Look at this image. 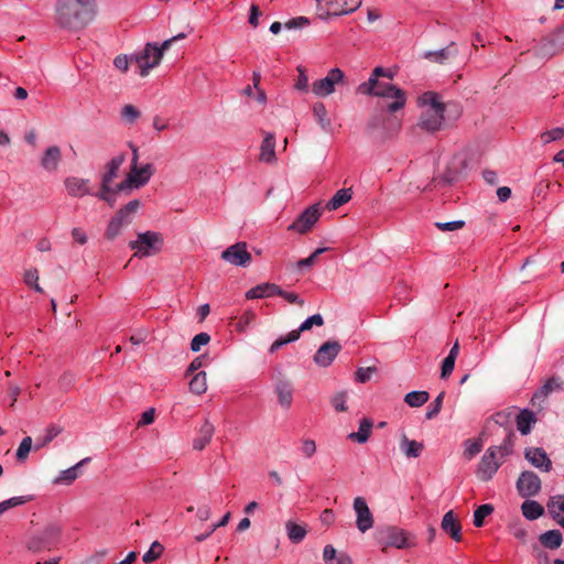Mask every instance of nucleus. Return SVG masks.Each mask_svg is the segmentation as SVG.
<instances>
[{
  "instance_id": "f257e3e1",
  "label": "nucleus",
  "mask_w": 564,
  "mask_h": 564,
  "mask_svg": "<svg viewBox=\"0 0 564 564\" xmlns=\"http://www.w3.org/2000/svg\"><path fill=\"white\" fill-rule=\"evenodd\" d=\"M98 14L97 0H56L55 22L70 32H79L94 22Z\"/></svg>"
},
{
  "instance_id": "f03ea898",
  "label": "nucleus",
  "mask_w": 564,
  "mask_h": 564,
  "mask_svg": "<svg viewBox=\"0 0 564 564\" xmlns=\"http://www.w3.org/2000/svg\"><path fill=\"white\" fill-rule=\"evenodd\" d=\"M417 105L422 109L419 127L429 132L441 130L449 105L443 102L441 96L434 91L423 93L419 97Z\"/></svg>"
},
{
  "instance_id": "7ed1b4c3",
  "label": "nucleus",
  "mask_w": 564,
  "mask_h": 564,
  "mask_svg": "<svg viewBox=\"0 0 564 564\" xmlns=\"http://www.w3.org/2000/svg\"><path fill=\"white\" fill-rule=\"evenodd\" d=\"M61 534L62 528L58 523H47L28 536L25 547L32 553L51 551L59 543Z\"/></svg>"
},
{
  "instance_id": "20e7f679",
  "label": "nucleus",
  "mask_w": 564,
  "mask_h": 564,
  "mask_svg": "<svg viewBox=\"0 0 564 564\" xmlns=\"http://www.w3.org/2000/svg\"><path fill=\"white\" fill-rule=\"evenodd\" d=\"M142 203L140 199H132L122 206L109 220L106 229V238L116 239L135 218Z\"/></svg>"
},
{
  "instance_id": "39448f33",
  "label": "nucleus",
  "mask_w": 564,
  "mask_h": 564,
  "mask_svg": "<svg viewBox=\"0 0 564 564\" xmlns=\"http://www.w3.org/2000/svg\"><path fill=\"white\" fill-rule=\"evenodd\" d=\"M163 246V237L156 231L140 232L135 240L129 242V247L134 250V256L145 258L158 253Z\"/></svg>"
},
{
  "instance_id": "423d86ee",
  "label": "nucleus",
  "mask_w": 564,
  "mask_h": 564,
  "mask_svg": "<svg viewBox=\"0 0 564 564\" xmlns=\"http://www.w3.org/2000/svg\"><path fill=\"white\" fill-rule=\"evenodd\" d=\"M153 171L154 169L151 163H147L141 166H130V172L126 180L117 184L118 191H130L132 188H140L144 186L153 175Z\"/></svg>"
},
{
  "instance_id": "0eeeda50",
  "label": "nucleus",
  "mask_w": 564,
  "mask_h": 564,
  "mask_svg": "<svg viewBox=\"0 0 564 564\" xmlns=\"http://www.w3.org/2000/svg\"><path fill=\"white\" fill-rule=\"evenodd\" d=\"M131 59L140 67V76H148L150 70L156 67L162 59L158 43H148L142 52L132 54Z\"/></svg>"
},
{
  "instance_id": "6e6552de",
  "label": "nucleus",
  "mask_w": 564,
  "mask_h": 564,
  "mask_svg": "<svg viewBox=\"0 0 564 564\" xmlns=\"http://www.w3.org/2000/svg\"><path fill=\"white\" fill-rule=\"evenodd\" d=\"M379 542L386 547L408 549L414 545L410 534L397 527H387L379 531Z\"/></svg>"
},
{
  "instance_id": "1a4fd4ad",
  "label": "nucleus",
  "mask_w": 564,
  "mask_h": 564,
  "mask_svg": "<svg viewBox=\"0 0 564 564\" xmlns=\"http://www.w3.org/2000/svg\"><path fill=\"white\" fill-rule=\"evenodd\" d=\"M498 451L496 447H489L482 455L476 469V475L481 481L490 480L501 466L502 460L498 456Z\"/></svg>"
},
{
  "instance_id": "9d476101",
  "label": "nucleus",
  "mask_w": 564,
  "mask_h": 564,
  "mask_svg": "<svg viewBox=\"0 0 564 564\" xmlns=\"http://www.w3.org/2000/svg\"><path fill=\"white\" fill-rule=\"evenodd\" d=\"M371 96L393 99V101L387 106V110L391 113L401 110L406 101L405 93L401 88L382 82Z\"/></svg>"
},
{
  "instance_id": "9b49d317",
  "label": "nucleus",
  "mask_w": 564,
  "mask_h": 564,
  "mask_svg": "<svg viewBox=\"0 0 564 564\" xmlns=\"http://www.w3.org/2000/svg\"><path fill=\"white\" fill-rule=\"evenodd\" d=\"M324 318L321 314H314L307 317L297 329L291 330L285 336L279 337L270 347V352H274L286 344L294 343L300 338L302 332L310 330L313 326H322Z\"/></svg>"
},
{
  "instance_id": "f8f14e48",
  "label": "nucleus",
  "mask_w": 564,
  "mask_h": 564,
  "mask_svg": "<svg viewBox=\"0 0 564 564\" xmlns=\"http://www.w3.org/2000/svg\"><path fill=\"white\" fill-rule=\"evenodd\" d=\"M345 74L340 68H332L324 78L312 84V91L318 97H326L335 91V85L344 80Z\"/></svg>"
},
{
  "instance_id": "ddd939ff",
  "label": "nucleus",
  "mask_w": 564,
  "mask_h": 564,
  "mask_svg": "<svg viewBox=\"0 0 564 564\" xmlns=\"http://www.w3.org/2000/svg\"><path fill=\"white\" fill-rule=\"evenodd\" d=\"M560 29L545 37H543L534 47L533 54L540 58H550L562 50H564V44H562L563 36L558 37Z\"/></svg>"
},
{
  "instance_id": "4468645a",
  "label": "nucleus",
  "mask_w": 564,
  "mask_h": 564,
  "mask_svg": "<svg viewBox=\"0 0 564 564\" xmlns=\"http://www.w3.org/2000/svg\"><path fill=\"white\" fill-rule=\"evenodd\" d=\"M517 489L523 498L536 496L541 490V480L533 471H522L517 480Z\"/></svg>"
},
{
  "instance_id": "2eb2a0df",
  "label": "nucleus",
  "mask_w": 564,
  "mask_h": 564,
  "mask_svg": "<svg viewBox=\"0 0 564 564\" xmlns=\"http://www.w3.org/2000/svg\"><path fill=\"white\" fill-rule=\"evenodd\" d=\"M354 511L356 513V525L362 533L373 527V517L364 497H356L354 499Z\"/></svg>"
},
{
  "instance_id": "dca6fc26",
  "label": "nucleus",
  "mask_w": 564,
  "mask_h": 564,
  "mask_svg": "<svg viewBox=\"0 0 564 564\" xmlns=\"http://www.w3.org/2000/svg\"><path fill=\"white\" fill-rule=\"evenodd\" d=\"M319 216L321 209L318 205L310 206L289 226V229L304 234L314 226Z\"/></svg>"
},
{
  "instance_id": "f3484780",
  "label": "nucleus",
  "mask_w": 564,
  "mask_h": 564,
  "mask_svg": "<svg viewBox=\"0 0 564 564\" xmlns=\"http://www.w3.org/2000/svg\"><path fill=\"white\" fill-rule=\"evenodd\" d=\"M341 345L336 340H328L324 343L314 355V362L319 367H328L335 360Z\"/></svg>"
},
{
  "instance_id": "a211bd4d",
  "label": "nucleus",
  "mask_w": 564,
  "mask_h": 564,
  "mask_svg": "<svg viewBox=\"0 0 564 564\" xmlns=\"http://www.w3.org/2000/svg\"><path fill=\"white\" fill-rule=\"evenodd\" d=\"M220 258L234 265L243 267L247 263V242H237L225 249Z\"/></svg>"
},
{
  "instance_id": "6ab92c4d",
  "label": "nucleus",
  "mask_w": 564,
  "mask_h": 564,
  "mask_svg": "<svg viewBox=\"0 0 564 564\" xmlns=\"http://www.w3.org/2000/svg\"><path fill=\"white\" fill-rule=\"evenodd\" d=\"M318 4H324L328 10H333L334 15L349 14L356 11L362 0H315Z\"/></svg>"
},
{
  "instance_id": "aec40b11",
  "label": "nucleus",
  "mask_w": 564,
  "mask_h": 564,
  "mask_svg": "<svg viewBox=\"0 0 564 564\" xmlns=\"http://www.w3.org/2000/svg\"><path fill=\"white\" fill-rule=\"evenodd\" d=\"M525 459L535 468L542 471H550L552 469V462L546 452L541 447H529L524 452Z\"/></svg>"
},
{
  "instance_id": "412c9836",
  "label": "nucleus",
  "mask_w": 564,
  "mask_h": 564,
  "mask_svg": "<svg viewBox=\"0 0 564 564\" xmlns=\"http://www.w3.org/2000/svg\"><path fill=\"white\" fill-rule=\"evenodd\" d=\"M258 162L270 165L276 163L275 137L273 133H265L260 145Z\"/></svg>"
},
{
  "instance_id": "4be33fe9",
  "label": "nucleus",
  "mask_w": 564,
  "mask_h": 564,
  "mask_svg": "<svg viewBox=\"0 0 564 564\" xmlns=\"http://www.w3.org/2000/svg\"><path fill=\"white\" fill-rule=\"evenodd\" d=\"M64 184L69 196L83 197L86 195H94L89 188V180L68 176L65 178Z\"/></svg>"
},
{
  "instance_id": "5701e85b",
  "label": "nucleus",
  "mask_w": 564,
  "mask_h": 564,
  "mask_svg": "<svg viewBox=\"0 0 564 564\" xmlns=\"http://www.w3.org/2000/svg\"><path fill=\"white\" fill-rule=\"evenodd\" d=\"M62 161V151L57 145L48 147L40 161L41 167L48 172L54 173L57 171L59 163Z\"/></svg>"
},
{
  "instance_id": "b1692460",
  "label": "nucleus",
  "mask_w": 564,
  "mask_h": 564,
  "mask_svg": "<svg viewBox=\"0 0 564 564\" xmlns=\"http://www.w3.org/2000/svg\"><path fill=\"white\" fill-rule=\"evenodd\" d=\"M279 404L289 410L292 406L294 388L290 380L280 379L274 387Z\"/></svg>"
},
{
  "instance_id": "393cba45",
  "label": "nucleus",
  "mask_w": 564,
  "mask_h": 564,
  "mask_svg": "<svg viewBox=\"0 0 564 564\" xmlns=\"http://www.w3.org/2000/svg\"><path fill=\"white\" fill-rule=\"evenodd\" d=\"M126 161L124 154L113 156L106 166L105 173L101 175V187L108 189L111 187L112 181L118 176L120 166Z\"/></svg>"
},
{
  "instance_id": "a878e982",
  "label": "nucleus",
  "mask_w": 564,
  "mask_h": 564,
  "mask_svg": "<svg viewBox=\"0 0 564 564\" xmlns=\"http://www.w3.org/2000/svg\"><path fill=\"white\" fill-rule=\"evenodd\" d=\"M89 462H90V457H86V458L79 460L74 466L59 471V474L54 478L53 484L54 485H66V486L73 484L79 477L80 467H83L84 465H86Z\"/></svg>"
},
{
  "instance_id": "bb28decb",
  "label": "nucleus",
  "mask_w": 564,
  "mask_h": 564,
  "mask_svg": "<svg viewBox=\"0 0 564 564\" xmlns=\"http://www.w3.org/2000/svg\"><path fill=\"white\" fill-rule=\"evenodd\" d=\"M441 528L449 536L459 542L462 540V527L453 510L447 511L441 522Z\"/></svg>"
},
{
  "instance_id": "cd10ccee",
  "label": "nucleus",
  "mask_w": 564,
  "mask_h": 564,
  "mask_svg": "<svg viewBox=\"0 0 564 564\" xmlns=\"http://www.w3.org/2000/svg\"><path fill=\"white\" fill-rule=\"evenodd\" d=\"M382 74H384V68L381 66H377L372 70L368 80L358 85L357 93L360 95L371 96L378 88L379 84L381 83L379 82V78L381 77Z\"/></svg>"
},
{
  "instance_id": "c85d7f7f",
  "label": "nucleus",
  "mask_w": 564,
  "mask_h": 564,
  "mask_svg": "<svg viewBox=\"0 0 564 564\" xmlns=\"http://www.w3.org/2000/svg\"><path fill=\"white\" fill-rule=\"evenodd\" d=\"M547 510L556 523L564 528V495L551 497L547 502Z\"/></svg>"
},
{
  "instance_id": "c756f323",
  "label": "nucleus",
  "mask_w": 564,
  "mask_h": 564,
  "mask_svg": "<svg viewBox=\"0 0 564 564\" xmlns=\"http://www.w3.org/2000/svg\"><path fill=\"white\" fill-rule=\"evenodd\" d=\"M423 448V443L410 440L405 434L401 435L400 449L408 458L419 457L422 454Z\"/></svg>"
},
{
  "instance_id": "7c9ffc66",
  "label": "nucleus",
  "mask_w": 564,
  "mask_h": 564,
  "mask_svg": "<svg viewBox=\"0 0 564 564\" xmlns=\"http://www.w3.org/2000/svg\"><path fill=\"white\" fill-rule=\"evenodd\" d=\"M516 422L518 431L522 435H528L531 432L532 425L536 422V415L533 411L524 409L517 415Z\"/></svg>"
},
{
  "instance_id": "2f4dec72",
  "label": "nucleus",
  "mask_w": 564,
  "mask_h": 564,
  "mask_svg": "<svg viewBox=\"0 0 564 564\" xmlns=\"http://www.w3.org/2000/svg\"><path fill=\"white\" fill-rule=\"evenodd\" d=\"M214 432V425L206 420L202 425L198 435L193 441V447L197 451H202L210 442Z\"/></svg>"
},
{
  "instance_id": "473e14b6",
  "label": "nucleus",
  "mask_w": 564,
  "mask_h": 564,
  "mask_svg": "<svg viewBox=\"0 0 564 564\" xmlns=\"http://www.w3.org/2000/svg\"><path fill=\"white\" fill-rule=\"evenodd\" d=\"M373 426V422L370 419L364 417L359 423V429L357 432H352L348 435V438L355 441L359 444H364L368 441L371 430Z\"/></svg>"
},
{
  "instance_id": "72a5a7b5",
  "label": "nucleus",
  "mask_w": 564,
  "mask_h": 564,
  "mask_svg": "<svg viewBox=\"0 0 564 564\" xmlns=\"http://www.w3.org/2000/svg\"><path fill=\"white\" fill-rule=\"evenodd\" d=\"M280 286L274 283H262L249 290V299H264L278 295Z\"/></svg>"
},
{
  "instance_id": "f704fd0d",
  "label": "nucleus",
  "mask_w": 564,
  "mask_h": 564,
  "mask_svg": "<svg viewBox=\"0 0 564 564\" xmlns=\"http://www.w3.org/2000/svg\"><path fill=\"white\" fill-rule=\"evenodd\" d=\"M521 511L528 520H536L544 513V508L535 500H525L521 505Z\"/></svg>"
},
{
  "instance_id": "c9c22d12",
  "label": "nucleus",
  "mask_w": 564,
  "mask_h": 564,
  "mask_svg": "<svg viewBox=\"0 0 564 564\" xmlns=\"http://www.w3.org/2000/svg\"><path fill=\"white\" fill-rule=\"evenodd\" d=\"M539 540L543 546L555 550L561 546L563 536L558 530H549L542 533Z\"/></svg>"
},
{
  "instance_id": "e433bc0d",
  "label": "nucleus",
  "mask_w": 564,
  "mask_h": 564,
  "mask_svg": "<svg viewBox=\"0 0 564 564\" xmlns=\"http://www.w3.org/2000/svg\"><path fill=\"white\" fill-rule=\"evenodd\" d=\"M313 115L321 128L329 132L332 130V121L327 117V110L323 102H316L313 106Z\"/></svg>"
},
{
  "instance_id": "4c0bfd02",
  "label": "nucleus",
  "mask_w": 564,
  "mask_h": 564,
  "mask_svg": "<svg viewBox=\"0 0 564 564\" xmlns=\"http://www.w3.org/2000/svg\"><path fill=\"white\" fill-rule=\"evenodd\" d=\"M351 199V191L349 188H341L335 193V195L326 204L328 210H336L344 204Z\"/></svg>"
},
{
  "instance_id": "58836bf2",
  "label": "nucleus",
  "mask_w": 564,
  "mask_h": 564,
  "mask_svg": "<svg viewBox=\"0 0 564 564\" xmlns=\"http://www.w3.org/2000/svg\"><path fill=\"white\" fill-rule=\"evenodd\" d=\"M285 529L288 533V538L292 543H300L304 540L307 531L304 527L296 524L292 521H288L285 523Z\"/></svg>"
},
{
  "instance_id": "ea45409f",
  "label": "nucleus",
  "mask_w": 564,
  "mask_h": 564,
  "mask_svg": "<svg viewBox=\"0 0 564 564\" xmlns=\"http://www.w3.org/2000/svg\"><path fill=\"white\" fill-rule=\"evenodd\" d=\"M429 392L426 391H411L405 394L404 402L411 408H419L429 401Z\"/></svg>"
},
{
  "instance_id": "a19ab883",
  "label": "nucleus",
  "mask_w": 564,
  "mask_h": 564,
  "mask_svg": "<svg viewBox=\"0 0 564 564\" xmlns=\"http://www.w3.org/2000/svg\"><path fill=\"white\" fill-rule=\"evenodd\" d=\"M207 390L206 372L199 371L189 381V391L195 394H203Z\"/></svg>"
},
{
  "instance_id": "79ce46f5",
  "label": "nucleus",
  "mask_w": 564,
  "mask_h": 564,
  "mask_svg": "<svg viewBox=\"0 0 564 564\" xmlns=\"http://www.w3.org/2000/svg\"><path fill=\"white\" fill-rule=\"evenodd\" d=\"M141 117L140 110L133 105H126L120 111V118L124 124H133Z\"/></svg>"
},
{
  "instance_id": "37998d69",
  "label": "nucleus",
  "mask_w": 564,
  "mask_h": 564,
  "mask_svg": "<svg viewBox=\"0 0 564 564\" xmlns=\"http://www.w3.org/2000/svg\"><path fill=\"white\" fill-rule=\"evenodd\" d=\"M59 433V430L54 425L48 426L44 434L35 438L34 449H40L50 444Z\"/></svg>"
},
{
  "instance_id": "c03bdc74",
  "label": "nucleus",
  "mask_w": 564,
  "mask_h": 564,
  "mask_svg": "<svg viewBox=\"0 0 564 564\" xmlns=\"http://www.w3.org/2000/svg\"><path fill=\"white\" fill-rule=\"evenodd\" d=\"M494 512V507L489 503H485L479 506L474 511V520L473 523L477 528H481L485 523V518L490 516Z\"/></svg>"
},
{
  "instance_id": "a18cd8bd",
  "label": "nucleus",
  "mask_w": 564,
  "mask_h": 564,
  "mask_svg": "<svg viewBox=\"0 0 564 564\" xmlns=\"http://www.w3.org/2000/svg\"><path fill=\"white\" fill-rule=\"evenodd\" d=\"M451 55L452 52L449 47L441 48L437 51H429L424 53L425 58L440 64L444 63Z\"/></svg>"
},
{
  "instance_id": "49530a36",
  "label": "nucleus",
  "mask_w": 564,
  "mask_h": 564,
  "mask_svg": "<svg viewBox=\"0 0 564 564\" xmlns=\"http://www.w3.org/2000/svg\"><path fill=\"white\" fill-rule=\"evenodd\" d=\"M162 552L163 546L158 541H154L151 544L150 549L143 554L142 561L147 564L152 563L153 561L160 557Z\"/></svg>"
},
{
  "instance_id": "de8ad7c7",
  "label": "nucleus",
  "mask_w": 564,
  "mask_h": 564,
  "mask_svg": "<svg viewBox=\"0 0 564 564\" xmlns=\"http://www.w3.org/2000/svg\"><path fill=\"white\" fill-rule=\"evenodd\" d=\"M444 397H445V392L442 391L436 398L435 400L429 405L427 408V411L425 413V417L427 420H432L434 419L441 411L442 409V405H443V400H444Z\"/></svg>"
},
{
  "instance_id": "09e8293b",
  "label": "nucleus",
  "mask_w": 564,
  "mask_h": 564,
  "mask_svg": "<svg viewBox=\"0 0 564 564\" xmlns=\"http://www.w3.org/2000/svg\"><path fill=\"white\" fill-rule=\"evenodd\" d=\"M24 282L30 288H33L34 291H36L39 293L43 292L42 288L39 284V272H37L36 269L31 268V269L25 271V273H24Z\"/></svg>"
},
{
  "instance_id": "8fccbe9b",
  "label": "nucleus",
  "mask_w": 564,
  "mask_h": 564,
  "mask_svg": "<svg viewBox=\"0 0 564 564\" xmlns=\"http://www.w3.org/2000/svg\"><path fill=\"white\" fill-rule=\"evenodd\" d=\"M317 451L316 443L311 438H303L301 441L300 452L304 458H312Z\"/></svg>"
},
{
  "instance_id": "3c124183",
  "label": "nucleus",
  "mask_w": 564,
  "mask_h": 564,
  "mask_svg": "<svg viewBox=\"0 0 564 564\" xmlns=\"http://www.w3.org/2000/svg\"><path fill=\"white\" fill-rule=\"evenodd\" d=\"M32 448V438L30 436L24 437L15 453L17 459L22 462L28 458V455Z\"/></svg>"
},
{
  "instance_id": "603ef678",
  "label": "nucleus",
  "mask_w": 564,
  "mask_h": 564,
  "mask_svg": "<svg viewBox=\"0 0 564 564\" xmlns=\"http://www.w3.org/2000/svg\"><path fill=\"white\" fill-rule=\"evenodd\" d=\"M496 448H498V456L502 459L503 457L510 455L512 453V447H513V434L512 433H509L502 444L500 446H495Z\"/></svg>"
},
{
  "instance_id": "864d4df0",
  "label": "nucleus",
  "mask_w": 564,
  "mask_h": 564,
  "mask_svg": "<svg viewBox=\"0 0 564 564\" xmlns=\"http://www.w3.org/2000/svg\"><path fill=\"white\" fill-rule=\"evenodd\" d=\"M26 501H28L26 498L23 496L12 497L4 501H1L0 502V516L2 513H4L7 510L18 507V506H21V505L25 503Z\"/></svg>"
},
{
  "instance_id": "5fc2aeb1",
  "label": "nucleus",
  "mask_w": 564,
  "mask_h": 564,
  "mask_svg": "<svg viewBox=\"0 0 564 564\" xmlns=\"http://www.w3.org/2000/svg\"><path fill=\"white\" fill-rule=\"evenodd\" d=\"M564 135V129L563 128H553L549 131H545L541 134V140L543 143H550L553 141H557L562 139Z\"/></svg>"
},
{
  "instance_id": "6e6d98bb",
  "label": "nucleus",
  "mask_w": 564,
  "mask_h": 564,
  "mask_svg": "<svg viewBox=\"0 0 564 564\" xmlns=\"http://www.w3.org/2000/svg\"><path fill=\"white\" fill-rule=\"evenodd\" d=\"M210 340V336L207 333H199L194 336L191 341V349L195 352L199 351L200 348L207 345Z\"/></svg>"
},
{
  "instance_id": "4d7b16f0",
  "label": "nucleus",
  "mask_w": 564,
  "mask_h": 564,
  "mask_svg": "<svg viewBox=\"0 0 564 564\" xmlns=\"http://www.w3.org/2000/svg\"><path fill=\"white\" fill-rule=\"evenodd\" d=\"M117 186L115 188L109 187L108 189H104L101 187L100 192L94 194L96 197H98L101 200L107 202L110 206H113L115 204V195L119 193Z\"/></svg>"
},
{
  "instance_id": "13d9d810",
  "label": "nucleus",
  "mask_w": 564,
  "mask_h": 564,
  "mask_svg": "<svg viewBox=\"0 0 564 564\" xmlns=\"http://www.w3.org/2000/svg\"><path fill=\"white\" fill-rule=\"evenodd\" d=\"M481 443L478 442V441H470V440H467L465 442V449H464V455L468 458V459H471L475 455H477L478 453H480L481 451Z\"/></svg>"
},
{
  "instance_id": "bf43d9fd",
  "label": "nucleus",
  "mask_w": 564,
  "mask_h": 564,
  "mask_svg": "<svg viewBox=\"0 0 564 564\" xmlns=\"http://www.w3.org/2000/svg\"><path fill=\"white\" fill-rule=\"evenodd\" d=\"M465 225V221L463 220H453V221H446V223H435V226L442 230V231H455L460 228H463Z\"/></svg>"
},
{
  "instance_id": "052dcab7",
  "label": "nucleus",
  "mask_w": 564,
  "mask_h": 564,
  "mask_svg": "<svg viewBox=\"0 0 564 564\" xmlns=\"http://www.w3.org/2000/svg\"><path fill=\"white\" fill-rule=\"evenodd\" d=\"M131 55H118L113 59V65L117 69L126 73L129 69V64L132 63Z\"/></svg>"
},
{
  "instance_id": "680f3d73",
  "label": "nucleus",
  "mask_w": 564,
  "mask_h": 564,
  "mask_svg": "<svg viewBox=\"0 0 564 564\" xmlns=\"http://www.w3.org/2000/svg\"><path fill=\"white\" fill-rule=\"evenodd\" d=\"M332 404L334 409L338 412H344L347 410L346 406V394L344 392L337 393L332 399Z\"/></svg>"
},
{
  "instance_id": "e2e57ef3",
  "label": "nucleus",
  "mask_w": 564,
  "mask_h": 564,
  "mask_svg": "<svg viewBox=\"0 0 564 564\" xmlns=\"http://www.w3.org/2000/svg\"><path fill=\"white\" fill-rule=\"evenodd\" d=\"M327 250V248H317L310 257L305 258V259H302L297 262V267L299 268H302V267H311L316 258L324 253L325 251Z\"/></svg>"
},
{
  "instance_id": "0e129e2a",
  "label": "nucleus",
  "mask_w": 564,
  "mask_h": 564,
  "mask_svg": "<svg viewBox=\"0 0 564 564\" xmlns=\"http://www.w3.org/2000/svg\"><path fill=\"white\" fill-rule=\"evenodd\" d=\"M375 372H376L375 367L359 368L356 373L357 380L361 383H365L368 380H370V378L372 377V375Z\"/></svg>"
},
{
  "instance_id": "69168bd1",
  "label": "nucleus",
  "mask_w": 564,
  "mask_h": 564,
  "mask_svg": "<svg viewBox=\"0 0 564 564\" xmlns=\"http://www.w3.org/2000/svg\"><path fill=\"white\" fill-rule=\"evenodd\" d=\"M249 98H253L261 106L267 104L265 91L260 87L254 88V91H252L251 87L249 86Z\"/></svg>"
},
{
  "instance_id": "338daca9",
  "label": "nucleus",
  "mask_w": 564,
  "mask_h": 564,
  "mask_svg": "<svg viewBox=\"0 0 564 564\" xmlns=\"http://www.w3.org/2000/svg\"><path fill=\"white\" fill-rule=\"evenodd\" d=\"M278 295L286 300L289 303H296L299 305H303L304 301L299 297L296 293L293 292H286L280 288V291L278 292Z\"/></svg>"
},
{
  "instance_id": "774afa93",
  "label": "nucleus",
  "mask_w": 564,
  "mask_h": 564,
  "mask_svg": "<svg viewBox=\"0 0 564 564\" xmlns=\"http://www.w3.org/2000/svg\"><path fill=\"white\" fill-rule=\"evenodd\" d=\"M154 417H155V411L153 408H150L141 414L138 425L139 426L149 425V424L153 423Z\"/></svg>"
}]
</instances>
